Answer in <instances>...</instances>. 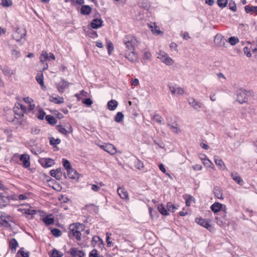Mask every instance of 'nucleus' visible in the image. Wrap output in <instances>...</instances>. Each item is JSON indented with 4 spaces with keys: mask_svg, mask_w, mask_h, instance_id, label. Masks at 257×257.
I'll return each mask as SVG.
<instances>
[{
    "mask_svg": "<svg viewBox=\"0 0 257 257\" xmlns=\"http://www.w3.org/2000/svg\"><path fill=\"white\" fill-rule=\"evenodd\" d=\"M18 253H20V254L21 255V256L22 257H28L29 256V252H25L24 250V248H21L19 250Z\"/></svg>",
    "mask_w": 257,
    "mask_h": 257,
    "instance_id": "680f3d73",
    "label": "nucleus"
},
{
    "mask_svg": "<svg viewBox=\"0 0 257 257\" xmlns=\"http://www.w3.org/2000/svg\"><path fill=\"white\" fill-rule=\"evenodd\" d=\"M214 161L216 165L219 167V169L221 170H227V169L224 163V162L218 158L217 156L214 157Z\"/></svg>",
    "mask_w": 257,
    "mask_h": 257,
    "instance_id": "aec40b11",
    "label": "nucleus"
},
{
    "mask_svg": "<svg viewBox=\"0 0 257 257\" xmlns=\"http://www.w3.org/2000/svg\"><path fill=\"white\" fill-rule=\"evenodd\" d=\"M189 104L196 111H199L203 104L202 103L196 101L193 97L189 98L188 99Z\"/></svg>",
    "mask_w": 257,
    "mask_h": 257,
    "instance_id": "9d476101",
    "label": "nucleus"
},
{
    "mask_svg": "<svg viewBox=\"0 0 257 257\" xmlns=\"http://www.w3.org/2000/svg\"><path fill=\"white\" fill-rule=\"evenodd\" d=\"M40 60L43 64H44V62L47 60H50L48 53L46 51H42V54L40 56Z\"/></svg>",
    "mask_w": 257,
    "mask_h": 257,
    "instance_id": "473e14b6",
    "label": "nucleus"
},
{
    "mask_svg": "<svg viewBox=\"0 0 257 257\" xmlns=\"http://www.w3.org/2000/svg\"><path fill=\"white\" fill-rule=\"evenodd\" d=\"M229 9L233 12H235L236 11V5L234 2L231 1L229 3Z\"/></svg>",
    "mask_w": 257,
    "mask_h": 257,
    "instance_id": "052dcab7",
    "label": "nucleus"
},
{
    "mask_svg": "<svg viewBox=\"0 0 257 257\" xmlns=\"http://www.w3.org/2000/svg\"><path fill=\"white\" fill-rule=\"evenodd\" d=\"M110 235H111L110 233H106V242H107V245L108 246L110 247L112 245V242L110 240Z\"/></svg>",
    "mask_w": 257,
    "mask_h": 257,
    "instance_id": "0e129e2a",
    "label": "nucleus"
},
{
    "mask_svg": "<svg viewBox=\"0 0 257 257\" xmlns=\"http://www.w3.org/2000/svg\"><path fill=\"white\" fill-rule=\"evenodd\" d=\"M213 193L216 197L219 199H223L222 189L218 186L214 187Z\"/></svg>",
    "mask_w": 257,
    "mask_h": 257,
    "instance_id": "bb28decb",
    "label": "nucleus"
},
{
    "mask_svg": "<svg viewBox=\"0 0 257 257\" xmlns=\"http://www.w3.org/2000/svg\"><path fill=\"white\" fill-rule=\"evenodd\" d=\"M37 210L30 209H26L24 210V213L28 215H34L37 212Z\"/></svg>",
    "mask_w": 257,
    "mask_h": 257,
    "instance_id": "bf43d9fd",
    "label": "nucleus"
},
{
    "mask_svg": "<svg viewBox=\"0 0 257 257\" xmlns=\"http://www.w3.org/2000/svg\"><path fill=\"white\" fill-rule=\"evenodd\" d=\"M118 105L117 102L115 100H111L107 102V107L110 110H114Z\"/></svg>",
    "mask_w": 257,
    "mask_h": 257,
    "instance_id": "2f4dec72",
    "label": "nucleus"
},
{
    "mask_svg": "<svg viewBox=\"0 0 257 257\" xmlns=\"http://www.w3.org/2000/svg\"><path fill=\"white\" fill-rule=\"evenodd\" d=\"M62 164L67 171L72 168L70 163L66 159H62Z\"/></svg>",
    "mask_w": 257,
    "mask_h": 257,
    "instance_id": "c03bdc74",
    "label": "nucleus"
},
{
    "mask_svg": "<svg viewBox=\"0 0 257 257\" xmlns=\"http://www.w3.org/2000/svg\"><path fill=\"white\" fill-rule=\"evenodd\" d=\"M195 221L197 224L207 228L209 231H211L213 229V226L209 223L207 220L202 218H196Z\"/></svg>",
    "mask_w": 257,
    "mask_h": 257,
    "instance_id": "0eeeda50",
    "label": "nucleus"
},
{
    "mask_svg": "<svg viewBox=\"0 0 257 257\" xmlns=\"http://www.w3.org/2000/svg\"><path fill=\"white\" fill-rule=\"evenodd\" d=\"M80 225V223H77L70 225L68 235L70 238L75 237L77 240H81V233L79 230Z\"/></svg>",
    "mask_w": 257,
    "mask_h": 257,
    "instance_id": "f03ea898",
    "label": "nucleus"
},
{
    "mask_svg": "<svg viewBox=\"0 0 257 257\" xmlns=\"http://www.w3.org/2000/svg\"><path fill=\"white\" fill-rule=\"evenodd\" d=\"M107 49H108V53L109 54L111 53V52L113 50V46L111 42H109L107 45Z\"/></svg>",
    "mask_w": 257,
    "mask_h": 257,
    "instance_id": "774afa93",
    "label": "nucleus"
},
{
    "mask_svg": "<svg viewBox=\"0 0 257 257\" xmlns=\"http://www.w3.org/2000/svg\"><path fill=\"white\" fill-rule=\"evenodd\" d=\"M243 51H244V54L247 57H250L251 56V53L250 52V50H249V49L248 47H245L243 48Z\"/></svg>",
    "mask_w": 257,
    "mask_h": 257,
    "instance_id": "e2e57ef3",
    "label": "nucleus"
},
{
    "mask_svg": "<svg viewBox=\"0 0 257 257\" xmlns=\"http://www.w3.org/2000/svg\"><path fill=\"white\" fill-rule=\"evenodd\" d=\"M83 103L87 106H90L93 102L90 98H86L83 101Z\"/></svg>",
    "mask_w": 257,
    "mask_h": 257,
    "instance_id": "338daca9",
    "label": "nucleus"
},
{
    "mask_svg": "<svg viewBox=\"0 0 257 257\" xmlns=\"http://www.w3.org/2000/svg\"><path fill=\"white\" fill-rule=\"evenodd\" d=\"M92 244L94 246L97 245L99 247H103L104 245L102 239L96 235H95L93 237L92 240Z\"/></svg>",
    "mask_w": 257,
    "mask_h": 257,
    "instance_id": "4468645a",
    "label": "nucleus"
},
{
    "mask_svg": "<svg viewBox=\"0 0 257 257\" xmlns=\"http://www.w3.org/2000/svg\"><path fill=\"white\" fill-rule=\"evenodd\" d=\"M45 119L50 124L54 125L57 123L56 119L52 115H47L45 116Z\"/></svg>",
    "mask_w": 257,
    "mask_h": 257,
    "instance_id": "c9c22d12",
    "label": "nucleus"
},
{
    "mask_svg": "<svg viewBox=\"0 0 257 257\" xmlns=\"http://www.w3.org/2000/svg\"><path fill=\"white\" fill-rule=\"evenodd\" d=\"M153 119L156 122L159 123H162V121L164 120L163 117L158 114H155Z\"/></svg>",
    "mask_w": 257,
    "mask_h": 257,
    "instance_id": "8fccbe9b",
    "label": "nucleus"
},
{
    "mask_svg": "<svg viewBox=\"0 0 257 257\" xmlns=\"http://www.w3.org/2000/svg\"><path fill=\"white\" fill-rule=\"evenodd\" d=\"M12 56L14 58H15V59L18 58L21 56V54H20V52L15 49H14L12 50Z\"/></svg>",
    "mask_w": 257,
    "mask_h": 257,
    "instance_id": "13d9d810",
    "label": "nucleus"
},
{
    "mask_svg": "<svg viewBox=\"0 0 257 257\" xmlns=\"http://www.w3.org/2000/svg\"><path fill=\"white\" fill-rule=\"evenodd\" d=\"M43 221L46 225H49L54 223V219L53 218L47 216L43 218Z\"/></svg>",
    "mask_w": 257,
    "mask_h": 257,
    "instance_id": "a19ab883",
    "label": "nucleus"
},
{
    "mask_svg": "<svg viewBox=\"0 0 257 257\" xmlns=\"http://www.w3.org/2000/svg\"><path fill=\"white\" fill-rule=\"evenodd\" d=\"M245 11L246 13H256L257 14V7L252 6L250 7L249 6H246L244 8Z\"/></svg>",
    "mask_w": 257,
    "mask_h": 257,
    "instance_id": "4c0bfd02",
    "label": "nucleus"
},
{
    "mask_svg": "<svg viewBox=\"0 0 257 257\" xmlns=\"http://www.w3.org/2000/svg\"><path fill=\"white\" fill-rule=\"evenodd\" d=\"M123 114L121 112H118L115 116L114 120L115 121L119 122L123 120Z\"/></svg>",
    "mask_w": 257,
    "mask_h": 257,
    "instance_id": "de8ad7c7",
    "label": "nucleus"
},
{
    "mask_svg": "<svg viewBox=\"0 0 257 257\" xmlns=\"http://www.w3.org/2000/svg\"><path fill=\"white\" fill-rule=\"evenodd\" d=\"M63 253L56 249L52 250V254L50 257H62Z\"/></svg>",
    "mask_w": 257,
    "mask_h": 257,
    "instance_id": "49530a36",
    "label": "nucleus"
},
{
    "mask_svg": "<svg viewBox=\"0 0 257 257\" xmlns=\"http://www.w3.org/2000/svg\"><path fill=\"white\" fill-rule=\"evenodd\" d=\"M152 55L149 51H145L143 56V61H149L151 59Z\"/></svg>",
    "mask_w": 257,
    "mask_h": 257,
    "instance_id": "09e8293b",
    "label": "nucleus"
},
{
    "mask_svg": "<svg viewBox=\"0 0 257 257\" xmlns=\"http://www.w3.org/2000/svg\"><path fill=\"white\" fill-rule=\"evenodd\" d=\"M50 144L53 147L55 150H58V148L56 146L57 145L61 143V140L59 139H55L53 137H50L49 138Z\"/></svg>",
    "mask_w": 257,
    "mask_h": 257,
    "instance_id": "a878e982",
    "label": "nucleus"
},
{
    "mask_svg": "<svg viewBox=\"0 0 257 257\" xmlns=\"http://www.w3.org/2000/svg\"><path fill=\"white\" fill-rule=\"evenodd\" d=\"M202 162L203 164L207 167L212 168L213 170L215 169V167L213 164V163L208 159L207 158H204L202 160Z\"/></svg>",
    "mask_w": 257,
    "mask_h": 257,
    "instance_id": "ea45409f",
    "label": "nucleus"
},
{
    "mask_svg": "<svg viewBox=\"0 0 257 257\" xmlns=\"http://www.w3.org/2000/svg\"><path fill=\"white\" fill-rule=\"evenodd\" d=\"M215 44L219 47H225V45L227 44L226 40L223 36L220 34H217L214 38Z\"/></svg>",
    "mask_w": 257,
    "mask_h": 257,
    "instance_id": "6e6552de",
    "label": "nucleus"
},
{
    "mask_svg": "<svg viewBox=\"0 0 257 257\" xmlns=\"http://www.w3.org/2000/svg\"><path fill=\"white\" fill-rule=\"evenodd\" d=\"M168 126H170L171 128H177L178 124L175 120H172L171 117L167 118Z\"/></svg>",
    "mask_w": 257,
    "mask_h": 257,
    "instance_id": "f704fd0d",
    "label": "nucleus"
},
{
    "mask_svg": "<svg viewBox=\"0 0 257 257\" xmlns=\"http://www.w3.org/2000/svg\"><path fill=\"white\" fill-rule=\"evenodd\" d=\"M70 85V83L64 79H61L60 81L56 83L58 91L60 93L64 92L65 89Z\"/></svg>",
    "mask_w": 257,
    "mask_h": 257,
    "instance_id": "1a4fd4ad",
    "label": "nucleus"
},
{
    "mask_svg": "<svg viewBox=\"0 0 257 257\" xmlns=\"http://www.w3.org/2000/svg\"><path fill=\"white\" fill-rule=\"evenodd\" d=\"M232 179L238 184L242 185L243 181L237 172H232L230 174Z\"/></svg>",
    "mask_w": 257,
    "mask_h": 257,
    "instance_id": "4be33fe9",
    "label": "nucleus"
},
{
    "mask_svg": "<svg viewBox=\"0 0 257 257\" xmlns=\"http://www.w3.org/2000/svg\"><path fill=\"white\" fill-rule=\"evenodd\" d=\"M24 100L26 103H28L27 104L28 108L27 107L28 112H31L33 110L35 107V104L32 103L33 102V99L31 98L27 97H25L24 98Z\"/></svg>",
    "mask_w": 257,
    "mask_h": 257,
    "instance_id": "dca6fc26",
    "label": "nucleus"
},
{
    "mask_svg": "<svg viewBox=\"0 0 257 257\" xmlns=\"http://www.w3.org/2000/svg\"><path fill=\"white\" fill-rule=\"evenodd\" d=\"M49 100L56 104H61L64 102V98L62 97L59 96H57V97H55L52 95L50 96L49 97Z\"/></svg>",
    "mask_w": 257,
    "mask_h": 257,
    "instance_id": "cd10ccee",
    "label": "nucleus"
},
{
    "mask_svg": "<svg viewBox=\"0 0 257 257\" xmlns=\"http://www.w3.org/2000/svg\"><path fill=\"white\" fill-rule=\"evenodd\" d=\"M89 257H102V256L97 253L96 249H93L90 252Z\"/></svg>",
    "mask_w": 257,
    "mask_h": 257,
    "instance_id": "5fc2aeb1",
    "label": "nucleus"
},
{
    "mask_svg": "<svg viewBox=\"0 0 257 257\" xmlns=\"http://www.w3.org/2000/svg\"><path fill=\"white\" fill-rule=\"evenodd\" d=\"M158 209L159 211L163 215H168L169 214L168 213V210L166 209L162 204L159 205L158 206Z\"/></svg>",
    "mask_w": 257,
    "mask_h": 257,
    "instance_id": "37998d69",
    "label": "nucleus"
},
{
    "mask_svg": "<svg viewBox=\"0 0 257 257\" xmlns=\"http://www.w3.org/2000/svg\"><path fill=\"white\" fill-rule=\"evenodd\" d=\"M167 208L168 211L174 212L178 208V206H176L171 202H168L167 204Z\"/></svg>",
    "mask_w": 257,
    "mask_h": 257,
    "instance_id": "79ce46f5",
    "label": "nucleus"
},
{
    "mask_svg": "<svg viewBox=\"0 0 257 257\" xmlns=\"http://www.w3.org/2000/svg\"><path fill=\"white\" fill-rule=\"evenodd\" d=\"M140 43V40L133 35H127L123 38L122 43L125 47L124 55L130 61L135 62L138 61V56L135 51V48L138 46Z\"/></svg>",
    "mask_w": 257,
    "mask_h": 257,
    "instance_id": "f257e3e1",
    "label": "nucleus"
},
{
    "mask_svg": "<svg viewBox=\"0 0 257 257\" xmlns=\"http://www.w3.org/2000/svg\"><path fill=\"white\" fill-rule=\"evenodd\" d=\"M20 160L23 162V166L28 168L30 165V157L27 154H23L20 156Z\"/></svg>",
    "mask_w": 257,
    "mask_h": 257,
    "instance_id": "2eb2a0df",
    "label": "nucleus"
},
{
    "mask_svg": "<svg viewBox=\"0 0 257 257\" xmlns=\"http://www.w3.org/2000/svg\"><path fill=\"white\" fill-rule=\"evenodd\" d=\"M228 42L231 45H235L239 42V40L237 38L235 37H231L229 38Z\"/></svg>",
    "mask_w": 257,
    "mask_h": 257,
    "instance_id": "3c124183",
    "label": "nucleus"
},
{
    "mask_svg": "<svg viewBox=\"0 0 257 257\" xmlns=\"http://www.w3.org/2000/svg\"><path fill=\"white\" fill-rule=\"evenodd\" d=\"M91 7L87 5L82 6L80 10L81 14L84 15H88L91 13Z\"/></svg>",
    "mask_w": 257,
    "mask_h": 257,
    "instance_id": "7c9ffc66",
    "label": "nucleus"
},
{
    "mask_svg": "<svg viewBox=\"0 0 257 257\" xmlns=\"http://www.w3.org/2000/svg\"><path fill=\"white\" fill-rule=\"evenodd\" d=\"M6 117L9 121L14 122L15 123L19 122V118L17 116H15L14 111L12 109H9L6 112Z\"/></svg>",
    "mask_w": 257,
    "mask_h": 257,
    "instance_id": "9b49d317",
    "label": "nucleus"
},
{
    "mask_svg": "<svg viewBox=\"0 0 257 257\" xmlns=\"http://www.w3.org/2000/svg\"><path fill=\"white\" fill-rule=\"evenodd\" d=\"M50 175L55 177L57 180H60L61 178L62 173L61 171V169L58 168L56 170H52L50 172Z\"/></svg>",
    "mask_w": 257,
    "mask_h": 257,
    "instance_id": "5701e85b",
    "label": "nucleus"
},
{
    "mask_svg": "<svg viewBox=\"0 0 257 257\" xmlns=\"http://www.w3.org/2000/svg\"><path fill=\"white\" fill-rule=\"evenodd\" d=\"M228 2V0H217V4L219 7L224 8Z\"/></svg>",
    "mask_w": 257,
    "mask_h": 257,
    "instance_id": "4d7b16f0",
    "label": "nucleus"
},
{
    "mask_svg": "<svg viewBox=\"0 0 257 257\" xmlns=\"http://www.w3.org/2000/svg\"><path fill=\"white\" fill-rule=\"evenodd\" d=\"M39 161L41 165L45 168L50 167L54 164V160L50 158H42Z\"/></svg>",
    "mask_w": 257,
    "mask_h": 257,
    "instance_id": "f8f14e48",
    "label": "nucleus"
},
{
    "mask_svg": "<svg viewBox=\"0 0 257 257\" xmlns=\"http://www.w3.org/2000/svg\"><path fill=\"white\" fill-rule=\"evenodd\" d=\"M36 80H37V82L41 85L42 89L44 90H46V87L44 83L43 75L42 73H39L37 74Z\"/></svg>",
    "mask_w": 257,
    "mask_h": 257,
    "instance_id": "412c9836",
    "label": "nucleus"
},
{
    "mask_svg": "<svg viewBox=\"0 0 257 257\" xmlns=\"http://www.w3.org/2000/svg\"><path fill=\"white\" fill-rule=\"evenodd\" d=\"M169 88L172 94H174L175 93H177L179 95H181L184 93V90L183 88L177 85L170 86Z\"/></svg>",
    "mask_w": 257,
    "mask_h": 257,
    "instance_id": "6ab92c4d",
    "label": "nucleus"
},
{
    "mask_svg": "<svg viewBox=\"0 0 257 257\" xmlns=\"http://www.w3.org/2000/svg\"><path fill=\"white\" fill-rule=\"evenodd\" d=\"M13 4L11 0H3L2 2V5L4 7H9Z\"/></svg>",
    "mask_w": 257,
    "mask_h": 257,
    "instance_id": "864d4df0",
    "label": "nucleus"
},
{
    "mask_svg": "<svg viewBox=\"0 0 257 257\" xmlns=\"http://www.w3.org/2000/svg\"><path fill=\"white\" fill-rule=\"evenodd\" d=\"M45 115V112L42 109H39V112L37 114V117L38 119L40 120H43L44 118V116Z\"/></svg>",
    "mask_w": 257,
    "mask_h": 257,
    "instance_id": "6e6d98bb",
    "label": "nucleus"
},
{
    "mask_svg": "<svg viewBox=\"0 0 257 257\" xmlns=\"http://www.w3.org/2000/svg\"><path fill=\"white\" fill-rule=\"evenodd\" d=\"M52 234L55 237H59L61 235V231L57 228H54L51 230Z\"/></svg>",
    "mask_w": 257,
    "mask_h": 257,
    "instance_id": "603ef678",
    "label": "nucleus"
},
{
    "mask_svg": "<svg viewBox=\"0 0 257 257\" xmlns=\"http://www.w3.org/2000/svg\"><path fill=\"white\" fill-rule=\"evenodd\" d=\"M67 172L68 176L70 178L75 179L79 178V174L72 168Z\"/></svg>",
    "mask_w": 257,
    "mask_h": 257,
    "instance_id": "c756f323",
    "label": "nucleus"
},
{
    "mask_svg": "<svg viewBox=\"0 0 257 257\" xmlns=\"http://www.w3.org/2000/svg\"><path fill=\"white\" fill-rule=\"evenodd\" d=\"M117 193L120 197L124 200L128 199V194L127 191L123 188L118 187L117 188Z\"/></svg>",
    "mask_w": 257,
    "mask_h": 257,
    "instance_id": "f3484780",
    "label": "nucleus"
},
{
    "mask_svg": "<svg viewBox=\"0 0 257 257\" xmlns=\"http://www.w3.org/2000/svg\"><path fill=\"white\" fill-rule=\"evenodd\" d=\"M222 207L221 203L215 202L211 206L210 208L214 213H217L221 210Z\"/></svg>",
    "mask_w": 257,
    "mask_h": 257,
    "instance_id": "c85d7f7f",
    "label": "nucleus"
},
{
    "mask_svg": "<svg viewBox=\"0 0 257 257\" xmlns=\"http://www.w3.org/2000/svg\"><path fill=\"white\" fill-rule=\"evenodd\" d=\"M134 163L135 167L138 170H142L143 169L144 167V164L141 160L137 158Z\"/></svg>",
    "mask_w": 257,
    "mask_h": 257,
    "instance_id": "58836bf2",
    "label": "nucleus"
},
{
    "mask_svg": "<svg viewBox=\"0 0 257 257\" xmlns=\"http://www.w3.org/2000/svg\"><path fill=\"white\" fill-rule=\"evenodd\" d=\"M148 26L152 32V33L154 34L158 35L161 32L159 29V28L156 26V24L154 23L148 24Z\"/></svg>",
    "mask_w": 257,
    "mask_h": 257,
    "instance_id": "b1692460",
    "label": "nucleus"
},
{
    "mask_svg": "<svg viewBox=\"0 0 257 257\" xmlns=\"http://www.w3.org/2000/svg\"><path fill=\"white\" fill-rule=\"evenodd\" d=\"M22 30L19 28H17L13 34V38L17 41L21 40L25 35V33L22 32Z\"/></svg>",
    "mask_w": 257,
    "mask_h": 257,
    "instance_id": "a211bd4d",
    "label": "nucleus"
},
{
    "mask_svg": "<svg viewBox=\"0 0 257 257\" xmlns=\"http://www.w3.org/2000/svg\"><path fill=\"white\" fill-rule=\"evenodd\" d=\"M103 21L100 19H94L91 23V26L93 29H97L102 26Z\"/></svg>",
    "mask_w": 257,
    "mask_h": 257,
    "instance_id": "393cba45",
    "label": "nucleus"
},
{
    "mask_svg": "<svg viewBox=\"0 0 257 257\" xmlns=\"http://www.w3.org/2000/svg\"><path fill=\"white\" fill-rule=\"evenodd\" d=\"M253 92L251 90L239 89L237 92V101L242 104L248 101V97L252 96Z\"/></svg>",
    "mask_w": 257,
    "mask_h": 257,
    "instance_id": "7ed1b4c3",
    "label": "nucleus"
},
{
    "mask_svg": "<svg viewBox=\"0 0 257 257\" xmlns=\"http://www.w3.org/2000/svg\"><path fill=\"white\" fill-rule=\"evenodd\" d=\"M69 252L72 256L74 257H83L84 255V253L82 250H79L76 247H71Z\"/></svg>",
    "mask_w": 257,
    "mask_h": 257,
    "instance_id": "ddd939ff",
    "label": "nucleus"
},
{
    "mask_svg": "<svg viewBox=\"0 0 257 257\" xmlns=\"http://www.w3.org/2000/svg\"><path fill=\"white\" fill-rule=\"evenodd\" d=\"M101 149L110 155H114L116 153V150L114 146L110 144H104L98 146Z\"/></svg>",
    "mask_w": 257,
    "mask_h": 257,
    "instance_id": "423d86ee",
    "label": "nucleus"
},
{
    "mask_svg": "<svg viewBox=\"0 0 257 257\" xmlns=\"http://www.w3.org/2000/svg\"><path fill=\"white\" fill-rule=\"evenodd\" d=\"M10 218L11 216L5 212H0V219L3 222L8 223Z\"/></svg>",
    "mask_w": 257,
    "mask_h": 257,
    "instance_id": "72a5a7b5",
    "label": "nucleus"
},
{
    "mask_svg": "<svg viewBox=\"0 0 257 257\" xmlns=\"http://www.w3.org/2000/svg\"><path fill=\"white\" fill-rule=\"evenodd\" d=\"M13 111L14 115L16 114L19 117L24 116V113L29 112L27 109V106L21 103L16 104Z\"/></svg>",
    "mask_w": 257,
    "mask_h": 257,
    "instance_id": "39448f33",
    "label": "nucleus"
},
{
    "mask_svg": "<svg viewBox=\"0 0 257 257\" xmlns=\"http://www.w3.org/2000/svg\"><path fill=\"white\" fill-rule=\"evenodd\" d=\"M194 200V198L193 197L191 196H189L185 199V203L186 206H189L190 205V201Z\"/></svg>",
    "mask_w": 257,
    "mask_h": 257,
    "instance_id": "69168bd1",
    "label": "nucleus"
},
{
    "mask_svg": "<svg viewBox=\"0 0 257 257\" xmlns=\"http://www.w3.org/2000/svg\"><path fill=\"white\" fill-rule=\"evenodd\" d=\"M59 131L67 137H69L70 135L73 136V130H59Z\"/></svg>",
    "mask_w": 257,
    "mask_h": 257,
    "instance_id": "a18cd8bd",
    "label": "nucleus"
},
{
    "mask_svg": "<svg viewBox=\"0 0 257 257\" xmlns=\"http://www.w3.org/2000/svg\"><path fill=\"white\" fill-rule=\"evenodd\" d=\"M157 57L163 63L168 66L172 65L174 63V60L166 52L162 51H159Z\"/></svg>",
    "mask_w": 257,
    "mask_h": 257,
    "instance_id": "20e7f679",
    "label": "nucleus"
},
{
    "mask_svg": "<svg viewBox=\"0 0 257 257\" xmlns=\"http://www.w3.org/2000/svg\"><path fill=\"white\" fill-rule=\"evenodd\" d=\"M18 246V243L15 238H12L10 242V248L12 251H15Z\"/></svg>",
    "mask_w": 257,
    "mask_h": 257,
    "instance_id": "e433bc0d",
    "label": "nucleus"
}]
</instances>
